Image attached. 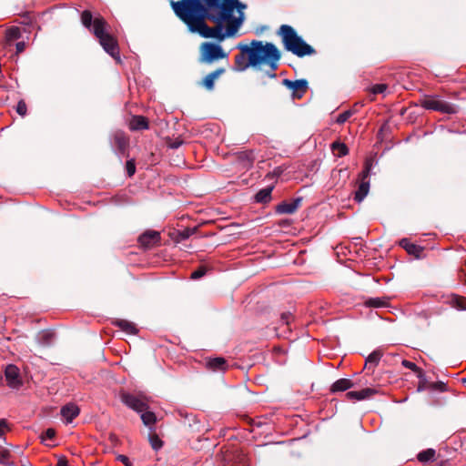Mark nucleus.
Instances as JSON below:
<instances>
[{"mask_svg": "<svg viewBox=\"0 0 466 466\" xmlns=\"http://www.w3.org/2000/svg\"><path fill=\"white\" fill-rule=\"evenodd\" d=\"M8 428L7 421L5 419L0 420V438L5 434V431Z\"/></svg>", "mask_w": 466, "mask_h": 466, "instance_id": "c03bdc74", "label": "nucleus"}, {"mask_svg": "<svg viewBox=\"0 0 466 466\" xmlns=\"http://www.w3.org/2000/svg\"><path fill=\"white\" fill-rule=\"evenodd\" d=\"M127 174L128 177H132L136 172V165L133 159H129L126 163Z\"/></svg>", "mask_w": 466, "mask_h": 466, "instance_id": "58836bf2", "label": "nucleus"}, {"mask_svg": "<svg viewBox=\"0 0 466 466\" xmlns=\"http://www.w3.org/2000/svg\"><path fill=\"white\" fill-rule=\"evenodd\" d=\"M208 367L214 371L224 370L227 367L226 360L221 357L211 359L208 361Z\"/></svg>", "mask_w": 466, "mask_h": 466, "instance_id": "bb28decb", "label": "nucleus"}, {"mask_svg": "<svg viewBox=\"0 0 466 466\" xmlns=\"http://www.w3.org/2000/svg\"><path fill=\"white\" fill-rule=\"evenodd\" d=\"M427 380H426V378H425V374L423 373V377L421 379H420V384L418 386V391H421V390H424L426 386Z\"/></svg>", "mask_w": 466, "mask_h": 466, "instance_id": "49530a36", "label": "nucleus"}, {"mask_svg": "<svg viewBox=\"0 0 466 466\" xmlns=\"http://www.w3.org/2000/svg\"><path fill=\"white\" fill-rule=\"evenodd\" d=\"M225 68L219 67L215 71L208 74L200 83L202 86H204L207 90H213L215 86V80L218 78L221 75L225 73Z\"/></svg>", "mask_w": 466, "mask_h": 466, "instance_id": "f3484780", "label": "nucleus"}, {"mask_svg": "<svg viewBox=\"0 0 466 466\" xmlns=\"http://www.w3.org/2000/svg\"><path fill=\"white\" fill-rule=\"evenodd\" d=\"M2 380V376L0 375V380Z\"/></svg>", "mask_w": 466, "mask_h": 466, "instance_id": "6e6d98bb", "label": "nucleus"}, {"mask_svg": "<svg viewBox=\"0 0 466 466\" xmlns=\"http://www.w3.org/2000/svg\"><path fill=\"white\" fill-rule=\"evenodd\" d=\"M139 413L143 424L146 427H148L150 431H153V426L157 422L156 414L153 411L148 410V409Z\"/></svg>", "mask_w": 466, "mask_h": 466, "instance_id": "4be33fe9", "label": "nucleus"}, {"mask_svg": "<svg viewBox=\"0 0 466 466\" xmlns=\"http://www.w3.org/2000/svg\"><path fill=\"white\" fill-rule=\"evenodd\" d=\"M114 325L121 329L127 334H137V329L136 328L133 322H130L126 319H116L114 321Z\"/></svg>", "mask_w": 466, "mask_h": 466, "instance_id": "b1692460", "label": "nucleus"}, {"mask_svg": "<svg viewBox=\"0 0 466 466\" xmlns=\"http://www.w3.org/2000/svg\"><path fill=\"white\" fill-rule=\"evenodd\" d=\"M400 246L403 248L408 252V254L413 255L417 258H419L422 252L421 247L410 242L408 238L400 239Z\"/></svg>", "mask_w": 466, "mask_h": 466, "instance_id": "aec40b11", "label": "nucleus"}, {"mask_svg": "<svg viewBox=\"0 0 466 466\" xmlns=\"http://www.w3.org/2000/svg\"><path fill=\"white\" fill-rule=\"evenodd\" d=\"M421 106L428 110L438 111L443 114H456L458 106L450 102L441 100L439 96H428L421 101Z\"/></svg>", "mask_w": 466, "mask_h": 466, "instance_id": "6e6552de", "label": "nucleus"}, {"mask_svg": "<svg viewBox=\"0 0 466 466\" xmlns=\"http://www.w3.org/2000/svg\"><path fill=\"white\" fill-rule=\"evenodd\" d=\"M148 441L155 451L159 450L163 446V441L157 434H149Z\"/></svg>", "mask_w": 466, "mask_h": 466, "instance_id": "c9c22d12", "label": "nucleus"}, {"mask_svg": "<svg viewBox=\"0 0 466 466\" xmlns=\"http://www.w3.org/2000/svg\"><path fill=\"white\" fill-rule=\"evenodd\" d=\"M5 377L9 388L18 390L23 386L20 370L15 365L9 364L5 367Z\"/></svg>", "mask_w": 466, "mask_h": 466, "instance_id": "9b49d317", "label": "nucleus"}, {"mask_svg": "<svg viewBox=\"0 0 466 466\" xmlns=\"http://www.w3.org/2000/svg\"><path fill=\"white\" fill-rule=\"evenodd\" d=\"M129 128L132 131L146 130L148 128V121L143 116H134L129 122Z\"/></svg>", "mask_w": 466, "mask_h": 466, "instance_id": "6ab92c4d", "label": "nucleus"}, {"mask_svg": "<svg viewBox=\"0 0 466 466\" xmlns=\"http://www.w3.org/2000/svg\"><path fill=\"white\" fill-rule=\"evenodd\" d=\"M331 148L334 151V154L339 157H344L349 153L347 146L338 141L331 145Z\"/></svg>", "mask_w": 466, "mask_h": 466, "instance_id": "c756f323", "label": "nucleus"}, {"mask_svg": "<svg viewBox=\"0 0 466 466\" xmlns=\"http://www.w3.org/2000/svg\"><path fill=\"white\" fill-rule=\"evenodd\" d=\"M81 22L85 27L91 30L98 39L99 44L110 56L120 61L119 48L117 41L106 31L107 23L102 16H96L93 19L92 13L85 10L81 14Z\"/></svg>", "mask_w": 466, "mask_h": 466, "instance_id": "f03ea898", "label": "nucleus"}, {"mask_svg": "<svg viewBox=\"0 0 466 466\" xmlns=\"http://www.w3.org/2000/svg\"><path fill=\"white\" fill-rule=\"evenodd\" d=\"M292 319V315L289 312H284L281 314L280 321L283 324L289 325L290 320Z\"/></svg>", "mask_w": 466, "mask_h": 466, "instance_id": "37998d69", "label": "nucleus"}, {"mask_svg": "<svg viewBox=\"0 0 466 466\" xmlns=\"http://www.w3.org/2000/svg\"><path fill=\"white\" fill-rule=\"evenodd\" d=\"M273 190V186H269L260 189L255 195V201L257 203H268L271 199V192Z\"/></svg>", "mask_w": 466, "mask_h": 466, "instance_id": "393cba45", "label": "nucleus"}, {"mask_svg": "<svg viewBox=\"0 0 466 466\" xmlns=\"http://www.w3.org/2000/svg\"><path fill=\"white\" fill-rule=\"evenodd\" d=\"M388 88V86L386 84H376V85H373L370 88V91L372 95H379V94H383L386 92Z\"/></svg>", "mask_w": 466, "mask_h": 466, "instance_id": "4c0bfd02", "label": "nucleus"}, {"mask_svg": "<svg viewBox=\"0 0 466 466\" xmlns=\"http://www.w3.org/2000/svg\"><path fill=\"white\" fill-rule=\"evenodd\" d=\"M401 364L403 367L417 372L419 379H421L423 377V371L414 362H411L407 360H403Z\"/></svg>", "mask_w": 466, "mask_h": 466, "instance_id": "f704fd0d", "label": "nucleus"}, {"mask_svg": "<svg viewBox=\"0 0 466 466\" xmlns=\"http://www.w3.org/2000/svg\"><path fill=\"white\" fill-rule=\"evenodd\" d=\"M364 305L369 308H387L389 306V299L386 297L382 298H369L365 300Z\"/></svg>", "mask_w": 466, "mask_h": 466, "instance_id": "5701e85b", "label": "nucleus"}, {"mask_svg": "<svg viewBox=\"0 0 466 466\" xmlns=\"http://www.w3.org/2000/svg\"><path fill=\"white\" fill-rule=\"evenodd\" d=\"M16 53H22L25 48V43L24 41L17 42L15 44Z\"/></svg>", "mask_w": 466, "mask_h": 466, "instance_id": "de8ad7c7", "label": "nucleus"}, {"mask_svg": "<svg viewBox=\"0 0 466 466\" xmlns=\"http://www.w3.org/2000/svg\"><path fill=\"white\" fill-rule=\"evenodd\" d=\"M53 339L54 333L50 331L44 330L38 334V340L44 345H50L53 342Z\"/></svg>", "mask_w": 466, "mask_h": 466, "instance_id": "2f4dec72", "label": "nucleus"}, {"mask_svg": "<svg viewBox=\"0 0 466 466\" xmlns=\"http://www.w3.org/2000/svg\"><path fill=\"white\" fill-rule=\"evenodd\" d=\"M138 241L145 248L152 247L160 241L159 232L155 230H147L139 236Z\"/></svg>", "mask_w": 466, "mask_h": 466, "instance_id": "2eb2a0df", "label": "nucleus"}, {"mask_svg": "<svg viewBox=\"0 0 466 466\" xmlns=\"http://www.w3.org/2000/svg\"><path fill=\"white\" fill-rule=\"evenodd\" d=\"M238 48L248 56V63L243 69L248 66H258L264 63L268 57L276 56L277 46L272 43H266L265 45L258 40H252L250 46L238 45Z\"/></svg>", "mask_w": 466, "mask_h": 466, "instance_id": "20e7f679", "label": "nucleus"}, {"mask_svg": "<svg viewBox=\"0 0 466 466\" xmlns=\"http://www.w3.org/2000/svg\"><path fill=\"white\" fill-rule=\"evenodd\" d=\"M436 455V451L433 449H427L420 451L417 458L420 462L426 463L434 461Z\"/></svg>", "mask_w": 466, "mask_h": 466, "instance_id": "c85d7f7f", "label": "nucleus"}, {"mask_svg": "<svg viewBox=\"0 0 466 466\" xmlns=\"http://www.w3.org/2000/svg\"><path fill=\"white\" fill-rule=\"evenodd\" d=\"M178 414H179V416H181V417H183V416H185L186 418L187 417V414H185L182 410H179V411H178Z\"/></svg>", "mask_w": 466, "mask_h": 466, "instance_id": "864d4df0", "label": "nucleus"}, {"mask_svg": "<svg viewBox=\"0 0 466 466\" xmlns=\"http://www.w3.org/2000/svg\"><path fill=\"white\" fill-rule=\"evenodd\" d=\"M207 0H179L171 1L175 15L187 25L195 17L200 15Z\"/></svg>", "mask_w": 466, "mask_h": 466, "instance_id": "39448f33", "label": "nucleus"}, {"mask_svg": "<svg viewBox=\"0 0 466 466\" xmlns=\"http://www.w3.org/2000/svg\"><path fill=\"white\" fill-rule=\"evenodd\" d=\"M200 61L210 64L214 61L223 59L227 56L222 46L216 43L205 42L200 47Z\"/></svg>", "mask_w": 466, "mask_h": 466, "instance_id": "1a4fd4ad", "label": "nucleus"}, {"mask_svg": "<svg viewBox=\"0 0 466 466\" xmlns=\"http://www.w3.org/2000/svg\"><path fill=\"white\" fill-rule=\"evenodd\" d=\"M353 110H346L340 113L336 118V123L339 125L344 124L353 115Z\"/></svg>", "mask_w": 466, "mask_h": 466, "instance_id": "e433bc0d", "label": "nucleus"}, {"mask_svg": "<svg viewBox=\"0 0 466 466\" xmlns=\"http://www.w3.org/2000/svg\"><path fill=\"white\" fill-rule=\"evenodd\" d=\"M451 305L459 310H466V299L460 296H454L451 299Z\"/></svg>", "mask_w": 466, "mask_h": 466, "instance_id": "72a5a7b5", "label": "nucleus"}, {"mask_svg": "<svg viewBox=\"0 0 466 466\" xmlns=\"http://www.w3.org/2000/svg\"><path fill=\"white\" fill-rule=\"evenodd\" d=\"M301 201V197L293 198L291 202L283 201L276 207V212L278 214H293L300 206Z\"/></svg>", "mask_w": 466, "mask_h": 466, "instance_id": "4468645a", "label": "nucleus"}, {"mask_svg": "<svg viewBox=\"0 0 466 466\" xmlns=\"http://www.w3.org/2000/svg\"><path fill=\"white\" fill-rule=\"evenodd\" d=\"M11 454L8 450H3L0 451V464L5 466H15V462L10 459Z\"/></svg>", "mask_w": 466, "mask_h": 466, "instance_id": "473e14b6", "label": "nucleus"}, {"mask_svg": "<svg viewBox=\"0 0 466 466\" xmlns=\"http://www.w3.org/2000/svg\"><path fill=\"white\" fill-rule=\"evenodd\" d=\"M120 399L126 406L137 413L148 409L146 399L142 397L135 396L131 393L123 391L120 393Z\"/></svg>", "mask_w": 466, "mask_h": 466, "instance_id": "9d476101", "label": "nucleus"}, {"mask_svg": "<svg viewBox=\"0 0 466 466\" xmlns=\"http://www.w3.org/2000/svg\"><path fill=\"white\" fill-rule=\"evenodd\" d=\"M377 392L375 389L365 388L360 390L348 391L346 396L350 400H362L370 398Z\"/></svg>", "mask_w": 466, "mask_h": 466, "instance_id": "a211bd4d", "label": "nucleus"}, {"mask_svg": "<svg viewBox=\"0 0 466 466\" xmlns=\"http://www.w3.org/2000/svg\"><path fill=\"white\" fill-rule=\"evenodd\" d=\"M373 167V160L369 158L364 163V168L359 175V187L355 192L354 200L358 203L363 201L370 191V176Z\"/></svg>", "mask_w": 466, "mask_h": 466, "instance_id": "0eeeda50", "label": "nucleus"}, {"mask_svg": "<svg viewBox=\"0 0 466 466\" xmlns=\"http://www.w3.org/2000/svg\"><path fill=\"white\" fill-rule=\"evenodd\" d=\"M80 410L74 403H68L61 408V416L65 419L66 423H71L73 420L79 415Z\"/></svg>", "mask_w": 466, "mask_h": 466, "instance_id": "dca6fc26", "label": "nucleus"}, {"mask_svg": "<svg viewBox=\"0 0 466 466\" xmlns=\"http://www.w3.org/2000/svg\"><path fill=\"white\" fill-rule=\"evenodd\" d=\"M244 19L243 12H240L238 16H234L232 14V18H229L225 23H221V25L218 21L213 22L215 25L211 27L207 24L209 21V17L204 15L202 17L200 15L195 17L187 25V27L188 32L192 34H197L203 38H215L221 42L226 37L234 35Z\"/></svg>", "mask_w": 466, "mask_h": 466, "instance_id": "f257e3e1", "label": "nucleus"}, {"mask_svg": "<svg viewBox=\"0 0 466 466\" xmlns=\"http://www.w3.org/2000/svg\"><path fill=\"white\" fill-rule=\"evenodd\" d=\"M382 357V352L379 350H373L365 360V365L370 367H376Z\"/></svg>", "mask_w": 466, "mask_h": 466, "instance_id": "cd10ccee", "label": "nucleus"}, {"mask_svg": "<svg viewBox=\"0 0 466 466\" xmlns=\"http://www.w3.org/2000/svg\"><path fill=\"white\" fill-rule=\"evenodd\" d=\"M243 58H244L243 55H238V56H236V62H237V63H239V62H241V60H242Z\"/></svg>", "mask_w": 466, "mask_h": 466, "instance_id": "603ef678", "label": "nucleus"}, {"mask_svg": "<svg viewBox=\"0 0 466 466\" xmlns=\"http://www.w3.org/2000/svg\"><path fill=\"white\" fill-rule=\"evenodd\" d=\"M5 37L6 41L9 43L14 40H17L21 37V31L16 26L11 27L6 31Z\"/></svg>", "mask_w": 466, "mask_h": 466, "instance_id": "7c9ffc66", "label": "nucleus"}, {"mask_svg": "<svg viewBox=\"0 0 466 466\" xmlns=\"http://www.w3.org/2000/svg\"><path fill=\"white\" fill-rule=\"evenodd\" d=\"M282 85L292 91L293 98H301L308 89V81L304 78L292 81L285 78Z\"/></svg>", "mask_w": 466, "mask_h": 466, "instance_id": "f8f14e48", "label": "nucleus"}, {"mask_svg": "<svg viewBox=\"0 0 466 466\" xmlns=\"http://www.w3.org/2000/svg\"><path fill=\"white\" fill-rule=\"evenodd\" d=\"M182 145V140H175L170 144L171 148H178Z\"/></svg>", "mask_w": 466, "mask_h": 466, "instance_id": "09e8293b", "label": "nucleus"}, {"mask_svg": "<svg viewBox=\"0 0 466 466\" xmlns=\"http://www.w3.org/2000/svg\"><path fill=\"white\" fill-rule=\"evenodd\" d=\"M353 385L352 380L350 379H339L331 385L330 391L332 393L345 391L353 387Z\"/></svg>", "mask_w": 466, "mask_h": 466, "instance_id": "412c9836", "label": "nucleus"}, {"mask_svg": "<svg viewBox=\"0 0 466 466\" xmlns=\"http://www.w3.org/2000/svg\"><path fill=\"white\" fill-rule=\"evenodd\" d=\"M279 34L282 38L284 48L293 55L303 57L312 56L316 53L315 49L310 45L307 44L292 26L282 25L279 27Z\"/></svg>", "mask_w": 466, "mask_h": 466, "instance_id": "7ed1b4c3", "label": "nucleus"}, {"mask_svg": "<svg viewBox=\"0 0 466 466\" xmlns=\"http://www.w3.org/2000/svg\"><path fill=\"white\" fill-rule=\"evenodd\" d=\"M280 59V52L279 49L276 50V56L273 57H268L264 63L268 64L271 73H268V77L275 78L277 75L274 73L275 70L278 69V62Z\"/></svg>", "mask_w": 466, "mask_h": 466, "instance_id": "a878e982", "label": "nucleus"}, {"mask_svg": "<svg viewBox=\"0 0 466 466\" xmlns=\"http://www.w3.org/2000/svg\"><path fill=\"white\" fill-rule=\"evenodd\" d=\"M111 145L117 155H125L129 145V139L124 132L116 131L113 134Z\"/></svg>", "mask_w": 466, "mask_h": 466, "instance_id": "ddd939ff", "label": "nucleus"}, {"mask_svg": "<svg viewBox=\"0 0 466 466\" xmlns=\"http://www.w3.org/2000/svg\"><path fill=\"white\" fill-rule=\"evenodd\" d=\"M179 235H180L181 238L186 239V238H189L190 231L188 229L187 230H184Z\"/></svg>", "mask_w": 466, "mask_h": 466, "instance_id": "8fccbe9b", "label": "nucleus"}, {"mask_svg": "<svg viewBox=\"0 0 466 466\" xmlns=\"http://www.w3.org/2000/svg\"><path fill=\"white\" fill-rule=\"evenodd\" d=\"M205 274H206V268L203 267H199L198 269L194 270L191 273L190 278L192 279H198L202 278Z\"/></svg>", "mask_w": 466, "mask_h": 466, "instance_id": "a19ab883", "label": "nucleus"}, {"mask_svg": "<svg viewBox=\"0 0 466 466\" xmlns=\"http://www.w3.org/2000/svg\"><path fill=\"white\" fill-rule=\"evenodd\" d=\"M117 460L125 464V466H133L132 462L126 455H118Z\"/></svg>", "mask_w": 466, "mask_h": 466, "instance_id": "a18cd8bd", "label": "nucleus"}, {"mask_svg": "<svg viewBox=\"0 0 466 466\" xmlns=\"http://www.w3.org/2000/svg\"><path fill=\"white\" fill-rule=\"evenodd\" d=\"M461 382H462V383H466V377H464V378H462V379H461Z\"/></svg>", "mask_w": 466, "mask_h": 466, "instance_id": "5fc2aeb1", "label": "nucleus"}, {"mask_svg": "<svg viewBox=\"0 0 466 466\" xmlns=\"http://www.w3.org/2000/svg\"><path fill=\"white\" fill-rule=\"evenodd\" d=\"M56 431L52 428H48L42 434V440L45 441L46 440H53L55 438Z\"/></svg>", "mask_w": 466, "mask_h": 466, "instance_id": "79ce46f5", "label": "nucleus"}, {"mask_svg": "<svg viewBox=\"0 0 466 466\" xmlns=\"http://www.w3.org/2000/svg\"><path fill=\"white\" fill-rule=\"evenodd\" d=\"M27 107L24 100H20L16 105V112L18 115L25 116L26 115Z\"/></svg>", "mask_w": 466, "mask_h": 466, "instance_id": "ea45409f", "label": "nucleus"}, {"mask_svg": "<svg viewBox=\"0 0 466 466\" xmlns=\"http://www.w3.org/2000/svg\"><path fill=\"white\" fill-rule=\"evenodd\" d=\"M246 7L247 5L239 0H229L205 15L209 17L210 22L218 21L219 25H221V23H225L229 18H232V14L235 9L240 14Z\"/></svg>", "mask_w": 466, "mask_h": 466, "instance_id": "423d86ee", "label": "nucleus"}, {"mask_svg": "<svg viewBox=\"0 0 466 466\" xmlns=\"http://www.w3.org/2000/svg\"><path fill=\"white\" fill-rule=\"evenodd\" d=\"M56 466H68L67 461L66 459L58 460Z\"/></svg>", "mask_w": 466, "mask_h": 466, "instance_id": "3c124183", "label": "nucleus"}]
</instances>
